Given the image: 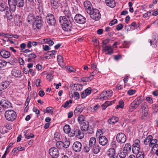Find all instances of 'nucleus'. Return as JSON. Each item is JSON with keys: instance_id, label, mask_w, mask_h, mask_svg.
Returning <instances> with one entry per match:
<instances>
[{"instance_id": "47", "label": "nucleus", "mask_w": 158, "mask_h": 158, "mask_svg": "<svg viewBox=\"0 0 158 158\" xmlns=\"http://www.w3.org/2000/svg\"><path fill=\"white\" fill-rule=\"evenodd\" d=\"M157 142V140L156 139H153V138L150 140L149 143V145L150 147H152L153 145L155 144Z\"/></svg>"}, {"instance_id": "44", "label": "nucleus", "mask_w": 158, "mask_h": 158, "mask_svg": "<svg viewBox=\"0 0 158 158\" xmlns=\"http://www.w3.org/2000/svg\"><path fill=\"white\" fill-rule=\"evenodd\" d=\"M45 43H48L49 44V46H52L54 44L53 41L51 40L49 38L47 39H44Z\"/></svg>"}, {"instance_id": "21", "label": "nucleus", "mask_w": 158, "mask_h": 158, "mask_svg": "<svg viewBox=\"0 0 158 158\" xmlns=\"http://www.w3.org/2000/svg\"><path fill=\"white\" fill-rule=\"evenodd\" d=\"M81 130L83 131H86L89 127V124L87 121L83 122L80 124Z\"/></svg>"}, {"instance_id": "34", "label": "nucleus", "mask_w": 158, "mask_h": 158, "mask_svg": "<svg viewBox=\"0 0 158 158\" xmlns=\"http://www.w3.org/2000/svg\"><path fill=\"white\" fill-rule=\"evenodd\" d=\"M64 131L65 133L68 134L70 133L71 128L70 126L69 125H66L64 127Z\"/></svg>"}, {"instance_id": "40", "label": "nucleus", "mask_w": 158, "mask_h": 158, "mask_svg": "<svg viewBox=\"0 0 158 158\" xmlns=\"http://www.w3.org/2000/svg\"><path fill=\"white\" fill-rule=\"evenodd\" d=\"M57 60L59 64L64 65V60L61 55H59L58 56Z\"/></svg>"}, {"instance_id": "39", "label": "nucleus", "mask_w": 158, "mask_h": 158, "mask_svg": "<svg viewBox=\"0 0 158 158\" xmlns=\"http://www.w3.org/2000/svg\"><path fill=\"white\" fill-rule=\"evenodd\" d=\"M82 86L81 84H76L75 88L74 89V90L81 91L82 89Z\"/></svg>"}, {"instance_id": "3", "label": "nucleus", "mask_w": 158, "mask_h": 158, "mask_svg": "<svg viewBox=\"0 0 158 158\" xmlns=\"http://www.w3.org/2000/svg\"><path fill=\"white\" fill-rule=\"evenodd\" d=\"M5 10H6L5 15L7 19L9 20L12 19L13 16L11 11L9 10L7 3L3 0H0V11H4Z\"/></svg>"}, {"instance_id": "28", "label": "nucleus", "mask_w": 158, "mask_h": 158, "mask_svg": "<svg viewBox=\"0 0 158 158\" xmlns=\"http://www.w3.org/2000/svg\"><path fill=\"white\" fill-rule=\"evenodd\" d=\"M132 148L131 146L130 143H127L125 144V146L123 148V150L127 153L129 152H131Z\"/></svg>"}, {"instance_id": "35", "label": "nucleus", "mask_w": 158, "mask_h": 158, "mask_svg": "<svg viewBox=\"0 0 158 158\" xmlns=\"http://www.w3.org/2000/svg\"><path fill=\"white\" fill-rule=\"evenodd\" d=\"M133 102L136 105V106L138 107L142 102V100L141 99V97H138Z\"/></svg>"}, {"instance_id": "63", "label": "nucleus", "mask_w": 158, "mask_h": 158, "mask_svg": "<svg viewBox=\"0 0 158 158\" xmlns=\"http://www.w3.org/2000/svg\"><path fill=\"white\" fill-rule=\"evenodd\" d=\"M118 21L116 19H114L111 21L109 23L110 26H112L117 23Z\"/></svg>"}, {"instance_id": "19", "label": "nucleus", "mask_w": 158, "mask_h": 158, "mask_svg": "<svg viewBox=\"0 0 158 158\" xmlns=\"http://www.w3.org/2000/svg\"><path fill=\"white\" fill-rule=\"evenodd\" d=\"M99 142L101 145L105 146L107 144L108 139L105 136H102L99 138Z\"/></svg>"}, {"instance_id": "30", "label": "nucleus", "mask_w": 158, "mask_h": 158, "mask_svg": "<svg viewBox=\"0 0 158 158\" xmlns=\"http://www.w3.org/2000/svg\"><path fill=\"white\" fill-rule=\"evenodd\" d=\"M83 110V107L81 106H78L76 107L74 113V114H78L81 112Z\"/></svg>"}, {"instance_id": "16", "label": "nucleus", "mask_w": 158, "mask_h": 158, "mask_svg": "<svg viewBox=\"0 0 158 158\" xmlns=\"http://www.w3.org/2000/svg\"><path fill=\"white\" fill-rule=\"evenodd\" d=\"M0 105L2 108L5 109L10 108L11 107V103L5 100H2L0 102Z\"/></svg>"}, {"instance_id": "11", "label": "nucleus", "mask_w": 158, "mask_h": 158, "mask_svg": "<svg viewBox=\"0 0 158 158\" xmlns=\"http://www.w3.org/2000/svg\"><path fill=\"white\" fill-rule=\"evenodd\" d=\"M89 14L91 15V17L95 20H98L101 18V15L99 10L98 9H93L92 13Z\"/></svg>"}, {"instance_id": "13", "label": "nucleus", "mask_w": 158, "mask_h": 158, "mask_svg": "<svg viewBox=\"0 0 158 158\" xmlns=\"http://www.w3.org/2000/svg\"><path fill=\"white\" fill-rule=\"evenodd\" d=\"M35 22L37 29H40L42 28L44 22L41 16L38 15L36 17Z\"/></svg>"}, {"instance_id": "55", "label": "nucleus", "mask_w": 158, "mask_h": 158, "mask_svg": "<svg viewBox=\"0 0 158 158\" xmlns=\"http://www.w3.org/2000/svg\"><path fill=\"white\" fill-rule=\"evenodd\" d=\"M153 39L152 40L153 42V45L155 44V45L154 47L156 45V43L157 41V40H158V37L156 35H154L153 36Z\"/></svg>"}, {"instance_id": "10", "label": "nucleus", "mask_w": 158, "mask_h": 158, "mask_svg": "<svg viewBox=\"0 0 158 158\" xmlns=\"http://www.w3.org/2000/svg\"><path fill=\"white\" fill-rule=\"evenodd\" d=\"M74 19L76 23L80 24H84L86 21L85 18L80 14H76Z\"/></svg>"}, {"instance_id": "48", "label": "nucleus", "mask_w": 158, "mask_h": 158, "mask_svg": "<svg viewBox=\"0 0 158 158\" xmlns=\"http://www.w3.org/2000/svg\"><path fill=\"white\" fill-rule=\"evenodd\" d=\"M64 143L63 147L64 148H68L70 144V142L66 138L65 140Z\"/></svg>"}, {"instance_id": "23", "label": "nucleus", "mask_w": 158, "mask_h": 158, "mask_svg": "<svg viewBox=\"0 0 158 158\" xmlns=\"http://www.w3.org/2000/svg\"><path fill=\"white\" fill-rule=\"evenodd\" d=\"M118 117L113 116L111 118L108 119V122L110 124H114L118 122Z\"/></svg>"}, {"instance_id": "50", "label": "nucleus", "mask_w": 158, "mask_h": 158, "mask_svg": "<svg viewBox=\"0 0 158 158\" xmlns=\"http://www.w3.org/2000/svg\"><path fill=\"white\" fill-rule=\"evenodd\" d=\"M54 111V109L51 107H49L46 109V112L52 114Z\"/></svg>"}, {"instance_id": "49", "label": "nucleus", "mask_w": 158, "mask_h": 158, "mask_svg": "<svg viewBox=\"0 0 158 158\" xmlns=\"http://www.w3.org/2000/svg\"><path fill=\"white\" fill-rule=\"evenodd\" d=\"M7 62L4 60L0 59V68H3L6 65Z\"/></svg>"}, {"instance_id": "12", "label": "nucleus", "mask_w": 158, "mask_h": 158, "mask_svg": "<svg viewBox=\"0 0 158 158\" xmlns=\"http://www.w3.org/2000/svg\"><path fill=\"white\" fill-rule=\"evenodd\" d=\"M126 139L125 135L122 132L118 133L116 136V140L120 143H124L126 140Z\"/></svg>"}, {"instance_id": "9", "label": "nucleus", "mask_w": 158, "mask_h": 158, "mask_svg": "<svg viewBox=\"0 0 158 158\" xmlns=\"http://www.w3.org/2000/svg\"><path fill=\"white\" fill-rule=\"evenodd\" d=\"M112 91L108 90L107 91H103L99 95V98L102 100H106L110 98L112 95Z\"/></svg>"}, {"instance_id": "38", "label": "nucleus", "mask_w": 158, "mask_h": 158, "mask_svg": "<svg viewBox=\"0 0 158 158\" xmlns=\"http://www.w3.org/2000/svg\"><path fill=\"white\" fill-rule=\"evenodd\" d=\"M64 13L67 18H72V15L69 10H65L64 11Z\"/></svg>"}, {"instance_id": "22", "label": "nucleus", "mask_w": 158, "mask_h": 158, "mask_svg": "<svg viewBox=\"0 0 158 158\" xmlns=\"http://www.w3.org/2000/svg\"><path fill=\"white\" fill-rule=\"evenodd\" d=\"M106 5L108 6L113 8L115 6V2L114 0H105Z\"/></svg>"}, {"instance_id": "41", "label": "nucleus", "mask_w": 158, "mask_h": 158, "mask_svg": "<svg viewBox=\"0 0 158 158\" xmlns=\"http://www.w3.org/2000/svg\"><path fill=\"white\" fill-rule=\"evenodd\" d=\"M64 143L61 141H58L56 143V147L59 149H61L63 147Z\"/></svg>"}, {"instance_id": "17", "label": "nucleus", "mask_w": 158, "mask_h": 158, "mask_svg": "<svg viewBox=\"0 0 158 158\" xmlns=\"http://www.w3.org/2000/svg\"><path fill=\"white\" fill-rule=\"evenodd\" d=\"M11 75L15 78H20L22 76L21 71L19 69H14L11 71Z\"/></svg>"}, {"instance_id": "7", "label": "nucleus", "mask_w": 158, "mask_h": 158, "mask_svg": "<svg viewBox=\"0 0 158 158\" xmlns=\"http://www.w3.org/2000/svg\"><path fill=\"white\" fill-rule=\"evenodd\" d=\"M46 20L50 26H54L56 21L54 15L52 14H48L46 17Z\"/></svg>"}, {"instance_id": "24", "label": "nucleus", "mask_w": 158, "mask_h": 158, "mask_svg": "<svg viewBox=\"0 0 158 158\" xmlns=\"http://www.w3.org/2000/svg\"><path fill=\"white\" fill-rule=\"evenodd\" d=\"M107 154L110 157L114 156L115 155V151L114 148H110L107 152Z\"/></svg>"}, {"instance_id": "56", "label": "nucleus", "mask_w": 158, "mask_h": 158, "mask_svg": "<svg viewBox=\"0 0 158 158\" xmlns=\"http://www.w3.org/2000/svg\"><path fill=\"white\" fill-rule=\"evenodd\" d=\"M25 138L27 139H30L34 137V135L32 133H28L27 135L25 134Z\"/></svg>"}, {"instance_id": "61", "label": "nucleus", "mask_w": 158, "mask_h": 158, "mask_svg": "<svg viewBox=\"0 0 158 158\" xmlns=\"http://www.w3.org/2000/svg\"><path fill=\"white\" fill-rule=\"evenodd\" d=\"M135 90L134 89H130L127 91V94L130 95H132L135 93Z\"/></svg>"}, {"instance_id": "5", "label": "nucleus", "mask_w": 158, "mask_h": 158, "mask_svg": "<svg viewBox=\"0 0 158 158\" xmlns=\"http://www.w3.org/2000/svg\"><path fill=\"white\" fill-rule=\"evenodd\" d=\"M141 111L142 119H144V118L147 117L148 116L149 114V110L147 102H144L141 104Z\"/></svg>"}, {"instance_id": "15", "label": "nucleus", "mask_w": 158, "mask_h": 158, "mask_svg": "<svg viewBox=\"0 0 158 158\" xmlns=\"http://www.w3.org/2000/svg\"><path fill=\"white\" fill-rule=\"evenodd\" d=\"M82 147L81 143L78 141L75 142L73 145V150L77 152H79L81 151Z\"/></svg>"}, {"instance_id": "45", "label": "nucleus", "mask_w": 158, "mask_h": 158, "mask_svg": "<svg viewBox=\"0 0 158 158\" xmlns=\"http://www.w3.org/2000/svg\"><path fill=\"white\" fill-rule=\"evenodd\" d=\"M132 152L133 153L136 154L138 152H140V151H139L140 150V147H132Z\"/></svg>"}, {"instance_id": "20", "label": "nucleus", "mask_w": 158, "mask_h": 158, "mask_svg": "<svg viewBox=\"0 0 158 158\" xmlns=\"http://www.w3.org/2000/svg\"><path fill=\"white\" fill-rule=\"evenodd\" d=\"M52 7L54 9L58 8L59 6V3L58 0H49Z\"/></svg>"}, {"instance_id": "58", "label": "nucleus", "mask_w": 158, "mask_h": 158, "mask_svg": "<svg viewBox=\"0 0 158 158\" xmlns=\"http://www.w3.org/2000/svg\"><path fill=\"white\" fill-rule=\"evenodd\" d=\"M67 69L68 72H74L75 71V69L71 66H68L66 68Z\"/></svg>"}, {"instance_id": "46", "label": "nucleus", "mask_w": 158, "mask_h": 158, "mask_svg": "<svg viewBox=\"0 0 158 158\" xmlns=\"http://www.w3.org/2000/svg\"><path fill=\"white\" fill-rule=\"evenodd\" d=\"M1 83L2 86V87L4 89L6 88L9 85V82L7 81H6L4 82H2Z\"/></svg>"}, {"instance_id": "52", "label": "nucleus", "mask_w": 158, "mask_h": 158, "mask_svg": "<svg viewBox=\"0 0 158 158\" xmlns=\"http://www.w3.org/2000/svg\"><path fill=\"white\" fill-rule=\"evenodd\" d=\"M93 78L92 77V78H90L89 77H82L81 78V80L83 82H87L89 81H91Z\"/></svg>"}, {"instance_id": "36", "label": "nucleus", "mask_w": 158, "mask_h": 158, "mask_svg": "<svg viewBox=\"0 0 158 158\" xmlns=\"http://www.w3.org/2000/svg\"><path fill=\"white\" fill-rule=\"evenodd\" d=\"M138 107L132 102L130 105L129 111L130 112H131L135 110Z\"/></svg>"}, {"instance_id": "64", "label": "nucleus", "mask_w": 158, "mask_h": 158, "mask_svg": "<svg viewBox=\"0 0 158 158\" xmlns=\"http://www.w3.org/2000/svg\"><path fill=\"white\" fill-rule=\"evenodd\" d=\"M152 150L153 151V150L156 151L158 150V144H156L152 146Z\"/></svg>"}, {"instance_id": "27", "label": "nucleus", "mask_w": 158, "mask_h": 158, "mask_svg": "<svg viewBox=\"0 0 158 158\" xmlns=\"http://www.w3.org/2000/svg\"><path fill=\"white\" fill-rule=\"evenodd\" d=\"M91 148L93 152L95 154L98 153L100 152L101 150V147L99 145H95Z\"/></svg>"}, {"instance_id": "57", "label": "nucleus", "mask_w": 158, "mask_h": 158, "mask_svg": "<svg viewBox=\"0 0 158 158\" xmlns=\"http://www.w3.org/2000/svg\"><path fill=\"white\" fill-rule=\"evenodd\" d=\"M91 88L90 87H89L85 90L84 91L88 96L91 93Z\"/></svg>"}, {"instance_id": "51", "label": "nucleus", "mask_w": 158, "mask_h": 158, "mask_svg": "<svg viewBox=\"0 0 158 158\" xmlns=\"http://www.w3.org/2000/svg\"><path fill=\"white\" fill-rule=\"evenodd\" d=\"M140 143V140L139 139H136L135 140L134 143L132 145L133 147H140L139 143Z\"/></svg>"}, {"instance_id": "26", "label": "nucleus", "mask_w": 158, "mask_h": 158, "mask_svg": "<svg viewBox=\"0 0 158 158\" xmlns=\"http://www.w3.org/2000/svg\"><path fill=\"white\" fill-rule=\"evenodd\" d=\"M28 21L30 23H32L35 21V17L32 14L30 13L28 16Z\"/></svg>"}, {"instance_id": "32", "label": "nucleus", "mask_w": 158, "mask_h": 158, "mask_svg": "<svg viewBox=\"0 0 158 158\" xmlns=\"http://www.w3.org/2000/svg\"><path fill=\"white\" fill-rule=\"evenodd\" d=\"M72 103V100L71 99H70L69 101H67L64 104H63L62 106L65 108L67 107H69L70 106V104Z\"/></svg>"}, {"instance_id": "53", "label": "nucleus", "mask_w": 158, "mask_h": 158, "mask_svg": "<svg viewBox=\"0 0 158 158\" xmlns=\"http://www.w3.org/2000/svg\"><path fill=\"white\" fill-rule=\"evenodd\" d=\"M92 6H88L87 7L85 8L87 13L89 14H91V13H92V10H93L92 9Z\"/></svg>"}, {"instance_id": "60", "label": "nucleus", "mask_w": 158, "mask_h": 158, "mask_svg": "<svg viewBox=\"0 0 158 158\" xmlns=\"http://www.w3.org/2000/svg\"><path fill=\"white\" fill-rule=\"evenodd\" d=\"M103 135V132L102 130L101 129H98L97 130V133H96V136H98V137L100 138V137H101Z\"/></svg>"}, {"instance_id": "62", "label": "nucleus", "mask_w": 158, "mask_h": 158, "mask_svg": "<svg viewBox=\"0 0 158 158\" xmlns=\"http://www.w3.org/2000/svg\"><path fill=\"white\" fill-rule=\"evenodd\" d=\"M89 6H92V5L90 2L86 1L84 2V6L85 8Z\"/></svg>"}, {"instance_id": "4", "label": "nucleus", "mask_w": 158, "mask_h": 158, "mask_svg": "<svg viewBox=\"0 0 158 158\" xmlns=\"http://www.w3.org/2000/svg\"><path fill=\"white\" fill-rule=\"evenodd\" d=\"M5 116L6 119L9 121L15 120L17 117L16 113L13 110H8L5 112Z\"/></svg>"}, {"instance_id": "43", "label": "nucleus", "mask_w": 158, "mask_h": 158, "mask_svg": "<svg viewBox=\"0 0 158 158\" xmlns=\"http://www.w3.org/2000/svg\"><path fill=\"white\" fill-rule=\"evenodd\" d=\"M144 154L143 151H140V152H138L136 154V158H144Z\"/></svg>"}, {"instance_id": "59", "label": "nucleus", "mask_w": 158, "mask_h": 158, "mask_svg": "<svg viewBox=\"0 0 158 158\" xmlns=\"http://www.w3.org/2000/svg\"><path fill=\"white\" fill-rule=\"evenodd\" d=\"M91 147L89 146V145H87L85 146L83 148V150L84 152H88L90 149Z\"/></svg>"}, {"instance_id": "31", "label": "nucleus", "mask_w": 158, "mask_h": 158, "mask_svg": "<svg viewBox=\"0 0 158 158\" xmlns=\"http://www.w3.org/2000/svg\"><path fill=\"white\" fill-rule=\"evenodd\" d=\"M127 153L124 150L120 151L118 153V155L119 158H126Z\"/></svg>"}, {"instance_id": "42", "label": "nucleus", "mask_w": 158, "mask_h": 158, "mask_svg": "<svg viewBox=\"0 0 158 158\" xmlns=\"http://www.w3.org/2000/svg\"><path fill=\"white\" fill-rule=\"evenodd\" d=\"M124 105V103L123 100H120L118 102V105L116 106L115 108L116 109H118V108H123Z\"/></svg>"}, {"instance_id": "14", "label": "nucleus", "mask_w": 158, "mask_h": 158, "mask_svg": "<svg viewBox=\"0 0 158 158\" xmlns=\"http://www.w3.org/2000/svg\"><path fill=\"white\" fill-rule=\"evenodd\" d=\"M50 155L52 158H57L59 155L58 150L56 148H51L49 151Z\"/></svg>"}, {"instance_id": "6", "label": "nucleus", "mask_w": 158, "mask_h": 158, "mask_svg": "<svg viewBox=\"0 0 158 158\" xmlns=\"http://www.w3.org/2000/svg\"><path fill=\"white\" fill-rule=\"evenodd\" d=\"M83 131L78 128L76 129L74 128V131H73V132H72L70 133V136L72 137L75 136L79 139H82L84 136V133L83 132Z\"/></svg>"}, {"instance_id": "29", "label": "nucleus", "mask_w": 158, "mask_h": 158, "mask_svg": "<svg viewBox=\"0 0 158 158\" xmlns=\"http://www.w3.org/2000/svg\"><path fill=\"white\" fill-rule=\"evenodd\" d=\"M96 139L94 137H92L89 140V146L92 148L94 146L96 145Z\"/></svg>"}, {"instance_id": "33", "label": "nucleus", "mask_w": 158, "mask_h": 158, "mask_svg": "<svg viewBox=\"0 0 158 158\" xmlns=\"http://www.w3.org/2000/svg\"><path fill=\"white\" fill-rule=\"evenodd\" d=\"M153 138V137L151 135H148L144 140V143L146 145L148 144L150 142L151 140Z\"/></svg>"}, {"instance_id": "18", "label": "nucleus", "mask_w": 158, "mask_h": 158, "mask_svg": "<svg viewBox=\"0 0 158 158\" xmlns=\"http://www.w3.org/2000/svg\"><path fill=\"white\" fill-rule=\"evenodd\" d=\"M0 54L1 56L5 59H6L10 57L11 55L10 52L4 49L1 50Z\"/></svg>"}, {"instance_id": "25", "label": "nucleus", "mask_w": 158, "mask_h": 158, "mask_svg": "<svg viewBox=\"0 0 158 158\" xmlns=\"http://www.w3.org/2000/svg\"><path fill=\"white\" fill-rule=\"evenodd\" d=\"M28 58L27 61L28 62H31L33 61V60L37 56L34 53H30L27 55Z\"/></svg>"}, {"instance_id": "37", "label": "nucleus", "mask_w": 158, "mask_h": 158, "mask_svg": "<svg viewBox=\"0 0 158 158\" xmlns=\"http://www.w3.org/2000/svg\"><path fill=\"white\" fill-rule=\"evenodd\" d=\"M77 120L80 124H81V123H83V122H85L86 121L84 117L82 115L79 116L78 117Z\"/></svg>"}, {"instance_id": "1", "label": "nucleus", "mask_w": 158, "mask_h": 158, "mask_svg": "<svg viewBox=\"0 0 158 158\" xmlns=\"http://www.w3.org/2000/svg\"><path fill=\"white\" fill-rule=\"evenodd\" d=\"M59 22L63 30L67 32H70L74 34L78 32L76 25H73L74 23L73 18H67L66 16H61L59 18Z\"/></svg>"}, {"instance_id": "2", "label": "nucleus", "mask_w": 158, "mask_h": 158, "mask_svg": "<svg viewBox=\"0 0 158 158\" xmlns=\"http://www.w3.org/2000/svg\"><path fill=\"white\" fill-rule=\"evenodd\" d=\"M10 10L14 12L16 9V6L19 8L23 7L24 0H8Z\"/></svg>"}, {"instance_id": "54", "label": "nucleus", "mask_w": 158, "mask_h": 158, "mask_svg": "<svg viewBox=\"0 0 158 158\" xmlns=\"http://www.w3.org/2000/svg\"><path fill=\"white\" fill-rule=\"evenodd\" d=\"M52 52L50 51L46 53V54L47 55V56L46 57V58L50 59L53 57L52 54Z\"/></svg>"}, {"instance_id": "8", "label": "nucleus", "mask_w": 158, "mask_h": 158, "mask_svg": "<svg viewBox=\"0 0 158 158\" xmlns=\"http://www.w3.org/2000/svg\"><path fill=\"white\" fill-rule=\"evenodd\" d=\"M109 40L106 39L103 41L102 43L103 44L102 47L103 48V50L106 52L108 51V52L106 54L111 55L113 53V50L111 47L110 46H104L105 45H106L109 42Z\"/></svg>"}]
</instances>
